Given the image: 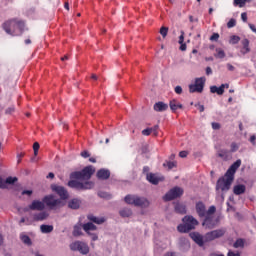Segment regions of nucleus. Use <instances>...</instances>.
Segmentation results:
<instances>
[{
    "label": "nucleus",
    "instance_id": "obj_33",
    "mask_svg": "<svg viewBox=\"0 0 256 256\" xmlns=\"http://www.w3.org/2000/svg\"><path fill=\"white\" fill-rule=\"evenodd\" d=\"M20 239H21L22 243H24L25 245H31V243H32L31 238H29L28 235L21 234Z\"/></svg>",
    "mask_w": 256,
    "mask_h": 256
},
{
    "label": "nucleus",
    "instance_id": "obj_36",
    "mask_svg": "<svg viewBox=\"0 0 256 256\" xmlns=\"http://www.w3.org/2000/svg\"><path fill=\"white\" fill-rule=\"evenodd\" d=\"M82 234L81 231V226H74V230H73V236L74 237H79Z\"/></svg>",
    "mask_w": 256,
    "mask_h": 256
},
{
    "label": "nucleus",
    "instance_id": "obj_31",
    "mask_svg": "<svg viewBox=\"0 0 256 256\" xmlns=\"http://www.w3.org/2000/svg\"><path fill=\"white\" fill-rule=\"evenodd\" d=\"M41 233H51L53 231V225L42 224L40 226Z\"/></svg>",
    "mask_w": 256,
    "mask_h": 256
},
{
    "label": "nucleus",
    "instance_id": "obj_8",
    "mask_svg": "<svg viewBox=\"0 0 256 256\" xmlns=\"http://www.w3.org/2000/svg\"><path fill=\"white\" fill-rule=\"evenodd\" d=\"M207 79L205 77L196 78L194 84H190L188 86L189 93H203V89H205V82Z\"/></svg>",
    "mask_w": 256,
    "mask_h": 256
},
{
    "label": "nucleus",
    "instance_id": "obj_62",
    "mask_svg": "<svg viewBox=\"0 0 256 256\" xmlns=\"http://www.w3.org/2000/svg\"><path fill=\"white\" fill-rule=\"evenodd\" d=\"M227 69H228V71H235V66L228 63L227 64Z\"/></svg>",
    "mask_w": 256,
    "mask_h": 256
},
{
    "label": "nucleus",
    "instance_id": "obj_32",
    "mask_svg": "<svg viewBox=\"0 0 256 256\" xmlns=\"http://www.w3.org/2000/svg\"><path fill=\"white\" fill-rule=\"evenodd\" d=\"M157 129H159L158 126H155V128H146L142 131V135L149 137V135H151V133H153V131H157Z\"/></svg>",
    "mask_w": 256,
    "mask_h": 256
},
{
    "label": "nucleus",
    "instance_id": "obj_34",
    "mask_svg": "<svg viewBox=\"0 0 256 256\" xmlns=\"http://www.w3.org/2000/svg\"><path fill=\"white\" fill-rule=\"evenodd\" d=\"M215 57H217V59H225V51L221 48H216Z\"/></svg>",
    "mask_w": 256,
    "mask_h": 256
},
{
    "label": "nucleus",
    "instance_id": "obj_7",
    "mask_svg": "<svg viewBox=\"0 0 256 256\" xmlns=\"http://www.w3.org/2000/svg\"><path fill=\"white\" fill-rule=\"evenodd\" d=\"M93 182L87 181V182H79V179L76 180H70L68 182V187H71V189H76V191H85L87 189H93Z\"/></svg>",
    "mask_w": 256,
    "mask_h": 256
},
{
    "label": "nucleus",
    "instance_id": "obj_38",
    "mask_svg": "<svg viewBox=\"0 0 256 256\" xmlns=\"http://www.w3.org/2000/svg\"><path fill=\"white\" fill-rule=\"evenodd\" d=\"M239 41H241V38L239 36H231L230 38V43H232V45H237V43H239Z\"/></svg>",
    "mask_w": 256,
    "mask_h": 256
},
{
    "label": "nucleus",
    "instance_id": "obj_46",
    "mask_svg": "<svg viewBox=\"0 0 256 256\" xmlns=\"http://www.w3.org/2000/svg\"><path fill=\"white\" fill-rule=\"evenodd\" d=\"M177 166V162H174V161H168L167 162V167L168 169H173V167H176Z\"/></svg>",
    "mask_w": 256,
    "mask_h": 256
},
{
    "label": "nucleus",
    "instance_id": "obj_26",
    "mask_svg": "<svg viewBox=\"0 0 256 256\" xmlns=\"http://www.w3.org/2000/svg\"><path fill=\"white\" fill-rule=\"evenodd\" d=\"M242 45H243V49H242L241 53L243 55H247V53H250L251 48H249V39H247V38L243 39Z\"/></svg>",
    "mask_w": 256,
    "mask_h": 256
},
{
    "label": "nucleus",
    "instance_id": "obj_9",
    "mask_svg": "<svg viewBox=\"0 0 256 256\" xmlns=\"http://www.w3.org/2000/svg\"><path fill=\"white\" fill-rule=\"evenodd\" d=\"M71 251H78L82 255H87L89 253V246L87 243L82 241H75L70 244Z\"/></svg>",
    "mask_w": 256,
    "mask_h": 256
},
{
    "label": "nucleus",
    "instance_id": "obj_54",
    "mask_svg": "<svg viewBox=\"0 0 256 256\" xmlns=\"http://www.w3.org/2000/svg\"><path fill=\"white\" fill-rule=\"evenodd\" d=\"M91 155L89 154V152L87 151H83L81 152V157H83L84 159H87V157H90Z\"/></svg>",
    "mask_w": 256,
    "mask_h": 256
},
{
    "label": "nucleus",
    "instance_id": "obj_2",
    "mask_svg": "<svg viewBox=\"0 0 256 256\" xmlns=\"http://www.w3.org/2000/svg\"><path fill=\"white\" fill-rule=\"evenodd\" d=\"M3 29L7 35H11L12 37H18L23 34L25 31V22L21 20H8L4 22Z\"/></svg>",
    "mask_w": 256,
    "mask_h": 256
},
{
    "label": "nucleus",
    "instance_id": "obj_44",
    "mask_svg": "<svg viewBox=\"0 0 256 256\" xmlns=\"http://www.w3.org/2000/svg\"><path fill=\"white\" fill-rule=\"evenodd\" d=\"M179 45H183V43H185V32L181 31V35L179 36V40H178Z\"/></svg>",
    "mask_w": 256,
    "mask_h": 256
},
{
    "label": "nucleus",
    "instance_id": "obj_4",
    "mask_svg": "<svg viewBox=\"0 0 256 256\" xmlns=\"http://www.w3.org/2000/svg\"><path fill=\"white\" fill-rule=\"evenodd\" d=\"M183 224L178 225L177 229L179 233H189V231H193L197 225H199V221L195 219L193 216H185L183 219Z\"/></svg>",
    "mask_w": 256,
    "mask_h": 256
},
{
    "label": "nucleus",
    "instance_id": "obj_14",
    "mask_svg": "<svg viewBox=\"0 0 256 256\" xmlns=\"http://www.w3.org/2000/svg\"><path fill=\"white\" fill-rule=\"evenodd\" d=\"M225 235V230L218 229L211 232H208L205 235L206 241H214V239H219V237H223Z\"/></svg>",
    "mask_w": 256,
    "mask_h": 256
},
{
    "label": "nucleus",
    "instance_id": "obj_28",
    "mask_svg": "<svg viewBox=\"0 0 256 256\" xmlns=\"http://www.w3.org/2000/svg\"><path fill=\"white\" fill-rule=\"evenodd\" d=\"M83 229L86 233H89L90 231L97 230V226H95V224H93V222H88L83 225Z\"/></svg>",
    "mask_w": 256,
    "mask_h": 256
},
{
    "label": "nucleus",
    "instance_id": "obj_23",
    "mask_svg": "<svg viewBox=\"0 0 256 256\" xmlns=\"http://www.w3.org/2000/svg\"><path fill=\"white\" fill-rule=\"evenodd\" d=\"M49 217V213L47 212H39V213H34V221H45Z\"/></svg>",
    "mask_w": 256,
    "mask_h": 256
},
{
    "label": "nucleus",
    "instance_id": "obj_37",
    "mask_svg": "<svg viewBox=\"0 0 256 256\" xmlns=\"http://www.w3.org/2000/svg\"><path fill=\"white\" fill-rule=\"evenodd\" d=\"M244 245H245V241H243V239H238L234 243L235 249H239V247H244Z\"/></svg>",
    "mask_w": 256,
    "mask_h": 256
},
{
    "label": "nucleus",
    "instance_id": "obj_56",
    "mask_svg": "<svg viewBox=\"0 0 256 256\" xmlns=\"http://www.w3.org/2000/svg\"><path fill=\"white\" fill-rule=\"evenodd\" d=\"M241 19H242V21H243L244 23H247V14H246V12H243V13L241 14Z\"/></svg>",
    "mask_w": 256,
    "mask_h": 256
},
{
    "label": "nucleus",
    "instance_id": "obj_27",
    "mask_svg": "<svg viewBox=\"0 0 256 256\" xmlns=\"http://www.w3.org/2000/svg\"><path fill=\"white\" fill-rule=\"evenodd\" d=\"M89 221H92V223H96L97 225H102V223H105V218L89 215L88 216Z\"/></svg>",
    "mask_w": 256,
    "mask_h": 256
},
{
    "label": "nucleus",
    "instance_id": "obj_52",
    "mask_svg": "<svg viewBox=\"0 0 256 256\" xmlns=\"http://www.w3.org/2000/svg\"><path fill=\"white\" fill-rule=\"evenodd\" d=\"M180 51H187V44L185 42H182V44H180Z\"/></svg>",
    "mask_w": 256,
    "mask_h": 256
},
{
    "label": "nucleus",
    "instance_id": "obj_10",
    "mask_svg": "<svg viewBox=\"0 0 256 256\" xmlns=\"http://www.w3.org/2000/svg\"><path fill=\"white\" fill-rule=\"evenodd\" d=\"M184 190L183 188L176 186L169 190L164 196V201H173V199H178V197H181L183 195Z\"/></svg>",
    "mask_w": 256,
    "mask_h": 256
},
{
    "label": "nucleus",
    "instance_id": "obj_17",
    "mask_svg": "<svg viewBox=\"0 0 256 256\" xmlns=\"http://www.w3.org/2000/svg\"><path fill=\"white\" fill-rule=\"evenodd\" d=\"M98 179H101L102 181H105L111 177V172L108 169H100L97 172Z\"/></svg>",
    "mask_w": 256,
    "mask_h": 256
},
{
    "label": "nucleus",
    "instance_id": "obj_12",
    "mask_svg": "<svg viewBox=\"0 0 256 256\" xmlns=\"http://www.w3.org/2000/svg\"><path fill=\"white\" fill-rule=\"evenodd\" d=\"M51 189L52 191H54V193H57V195H59L62 201L69 199V192H67V189H65V187L54 184L51 186Z\"/></svg>",
    "mask_w": 256,
    "mask_h": 256
},
{
    "label": "nucleus",
    "instance_id": "obj_42",
    "mask_svg": "<svg viewBox=\"0 0 256 256\" xmlns=\"http://www.w3.org/2000/svg\"><path fill=\"white\" fill-rule=\"evenodd\" d=\"M167 33H169V28L167 27H162L160 29V35H162L163 38L167 37Z\"/></svg>",
    "mask_w": 256,
    "mask_h": 256
},
{
    "label": "nucleus",
    "instance_id": "obj_50",
    "mask_svg": "<svg viewBox=\"0 0 256 256\" xmlns=\"http://www.w3.org/2000/svg\"><path fill=\"white\" fill-rule=\"evenodd\" d=\"M217 39H219V34H218V33H214V34L210 37V41H217Z\"/></svg>",
    "mask_w": 256,
    "mask_h": 256
},
{
    "label": "nucleus",
    "instance_id": "obj_51",
    "mask_svg": "<svg viewBox=\"0 0 256 256\" xmlns=\"http://www.w3.org/2000/svg\"><path fill=\"white\" fill-rule=\"evenodd\" d=\"M22 195L31 196V195H33V190H23L22 191Z\"/></svg>",
    "mask_w": 256,
    "mask_h": 256
},
{
    "label": "nucleus",
    "instance_id": "obj_53",
    "mask_svg": "<svg viewBox=\"0 0 256 256\" xmlns=\"http://www.w3.org/2000/svg\"><path fill=\"white\" fill-rule=\"evenodd\" d=\"M195 107H198L200 113H203V111H205V106H203L201 104H195Z\"/></svg>",
    "mask_w": 256,
    "mask_h": 256
},
{
    "label": "nucleus",
    "instance_id": "obj_25",
    "mask_svg": "<svg viewBox=\"0 0 256 256\" xmlns=\"http://www.w3.org/2000/svg\"><path fill=\"white\" fill-rule=\"evenodd\" d=\"M169 105L173 112L177 111V109H183V104L179 103L177 100H171Z\"/></svg>",
    "mask_w": 256,
    "mask_h": 256
},
{
    "label": "nucleus",
    "instance_id": "obj_57",
    "mask_svg": "<svg viewBox=\"0 0 256 256\" xmlns=\"http://www.w3.org/2000/svg\"><path fill=\"white\" fill-rule=\"evenodd\" d=\"M187 155H188L187 151H181L179 153V157H181L182 159H185V157H187Z\"/></svg>",
    "mask_w": 256,
    "mask_h": 256
},
{
    "label": "nucleus",
    "instance_id": "obj_22",
    "mask_svg": "<svg viewBox=\"0 0 256 256\" xmlns=\"http://www.w3.org/2000/svg\"><path fill=\"white\" fill-rule=\"evenodd\" d=\"M174 210L176 213H179L180 215H185L187 213V206L183 203L177 202L174 206Z\"/></svg>",
    "mask_w": 256,
    "mask_h": 256
},
{
    "label": "nucleus",
    "instance_id": "obj_59",
    "mask_svg": "<svg viewBox=\"0 0 256 256\" xmlns=\"http://www.w3.org/2000/svg\"><path fill=\"white\" fill-rule=\"evenodd\" d=\"M248 27H249V29H251V31L253 32V33H256V26L254 25V24H248Z\"/></svg>",
    "mask_w": 256,
    "mask_h": 256
},
{
    "label": "nucleus",
    "instance_id": "obj_48",
    "mask_svg": "<svg viewBox=\"0 0 256 256\" xmlns=\"http://www.w3.org/2000/svg\"><path fill=\"white\" fill-rule=\"evenodd\" d=\"M15 111V107L12 106V107H9L6 109V115H11V113H13Z\"/></svg>",
    "mask_w": 256,
    "mask_h": 256
},
{
    "label": "nucleus",
    "instance_id": "obj_19",
    "mask_svg": "<svg viewBox=\"0 0 256 256\" xmlns=\"http://www.w3.org/2000/svg\"><path fill=\"white\" fill-rule=\"evenodd\" d=\"M190 237L193 241H195L197 243V245H199L200 247H203V236H201V234L197 233V232H192L190 233Z\"/></svg>",
    "mask_w": 256,
    "mask_h": 256
},
{
    "label": "nucleus",
    "instance_id": "obj_61",
    "mask_svg": "<svg viewBox=\"0 0 256 256\" xmlns=\"http://www.w3.org/2000/svg\"><path fill=\"white\" fill-rule=\"evenodd\" d=\"M206 75H213V69L211 67H206Z\"/></svg>",
    "mask_w": 256,
    "mask_h": 256
},
{
    "label": "nucleus",
    "instance_id": "obj_16",
    "mask_svg": "<svg viewBox=\"0 0 256 256\" xmlns=\"http://www.w3.org/2000/svg\"><path fill=\"white\" fill-rule=\"evenodd\" d=\"M14 183H17V177L10 176L6 178V181L0 177V189H7V185H13Z\"/></svg>",
    "mask_w": 256,
    "mask_h": 256
},
{
    "label": "nucleus",
    "instance_id": "obj_41",
    "mask_svg": "<svg viewBox=\"0 0 256 256\" xmlns=\"http://www.w3.org/2000/svg\"><path fill=\"white\" fill-rule=\"evenodd\" d=\"M235 25H237V21L233 18H231L227 23L228 29H232V27H235Z\"/></svg>",
    "mask_w": 256,
    "mask_h": 256
},
{
    "label": "nucleus",
    "instance_id": "obj_11",
    "mask_svg": "<svg viewBox=\"0 0 256 256\" xmlns=\"http://www.w3.org/2000/svg\"><path fill=\"white\" fill-rule=\"evenodd\" d=\"M44 205H47L50 209H57V207H61L62 202L61 199H56L53 195H48L43 198Z\"/></svg>",
    "mask_w": 256,
    "mask_h": 256
},
{
    "label": "nucleus",
    "instance_id": "obj_47",
    "mask_svg": "<svg viewBox=\"0 0 256 256\" xmlns=\"http://www.w3.org/2000/svg\"><path fill=\"white\" fill-rule=\"evenodd\" d=\"M174 91L177 95H181V93H183V88L181 86H176Z\"/></svg>",
    "mask_w": 256,
    "mask_h": 256
},
{
    "label": "nucleus",
    "instance_id": "obj_60",
    "mask_svg": "<svg viewBox=\"0 0 256 256\" xmlns=\"http://www.w3.org/2000/svg\"><path fill=\"white\" fill-rule=\"evenodd\" d=\"M218 155L219 157H225V155H227V150H220Z\"/></svg>",
    "mask_w": 256,
    "mask_h": 256
},
{
    "label": "nucleus",
    "instance_id": "obj_45",
    "mask_svg": "<svg viewBox=\"0 0 256 256\" xmlns=\"http://www.w3.org/2000/svg\"><path fill=\"white\" fill-rule=\"evenodd\" d=\"M33 149H34V155L37 156V153H39V144H38V142L34 143Z\"/></svg>",
    "mask_w": 256,
    "mask_h": 256
},
{
    "label": "nucleus",
    "instance_id": "obj_43",
    "mask_svg": "<svg viewBox=\"0 0 256 256\" xmlns=\"http://www.w3.org/2000/svg\"><path fill=\"white\" fill-rule=\"evenodd\" d=\"M230 147H231L230 149L231 153H235L236 151L239 150V145L235 142H233Z\"/></svg>",
    "mask_w": 256,
    "mask_h": 256
},
{
    "label": "nucleus",
    "instance_id": "obj_29",
    "mask_svg": "<svg viewBox=\"0 0 256 256\" xmlns=\"http://www.w3.org/2000/svg\"><path fill=\"white\" fill-rule=\"evenodd\" d=\"M223 87L224 86H220V87L211 86L210 87V92L211 93H217V95H223V93H225V90H223Z\"/></svg>",
    "mask_w": 256,
    "mask_h": 256
},
{
    "label": "nucleus",
    "instance_id": "obj_1",
    "mask_svg": "<svg viewBox=\"0 0 256 256\" xmlns=\"http://www.w3.org/2000/svg\"><path fill=\"white\" fill-rule=\"evenodd\" d=\"M241 167V159L236 160L226 171L225 175L220 177L216 183V191H229L235 180V173Z\"/></svg>",
    "mask_w": 256,
    "mask_h": 256
},
{
    "label": "nucleus",
    "instance_id": "obj_58",
    "mask_svg": "<svg viewBox=\"0 0 256 256\" xmlns=\"http://www.w3.org/2000/svg\"><path fill=\"white\" fill-rule=\"evenodd\" d=\"M248 27H249V29H251V31L253 32V33H256V26L254 25V24H248Z\"/></svg>",
    "mask_w": 256,
    "mask_h": 256
},
{
    "label": "nucleus",
    "instance_id": "obj_21",
    "mask_svg": "<svg viewBox=\"0 0 256 256\" xmlns=\"http://www.w3.org/2000/svg\"><path fill=\"white\" fill-rule=\"evenodd\" d=\"M247 191V187L244 184H237L233 187L234 195H243Z\"/></svg>",
    "mask_w": 256,
    "mask_h": 256
},
{
    "label": "nucleus",
    "instance_id": "obj_20",
    "mask_svg": "<svg viewBox=\"0 0 256 256\" xmlns=\"http://www.w3.org/2000/svg\"><path fill=\"white\" fill-rule=\"evenodd\" d=\"M169 109V105H167L164 102H157L154 104V111H157L158 113H162L163 111H167Z\"/></svg>",
    "mask_w": 256,
    "mask_h": 256
},
{
    "label": "nucleus",
    "instance_id": "obj_39",
    "mask_svg": "<svg viewBox=\"0 0 256 256\" xmlns=\"http://www.w3.org/2000/svg\"><path fill=\"white\" fill-rule=\"evenodd\" d=\"M98 195H99L102 199H111V194H109V193H107V192L100 191V192H98Z\"/></svg>",
    "mask_w": 256,
    "mask_h": 256
},
{
    "label": "nucleus",
    "instance_id": "obj_40",
    "mask_svg": "<svg viewBox=\"0 0 256 256\" xmlns=\"http://www.w3.org/2000/svg\"><path fill=\"white\" fill-rule=\"evenodd\" d=\"M234 7H245L244 0H234L233 2Z\"/></svg>",
    "mask_w": 256,
    "mask_h": 256
},
{
    "label": "nucleus",
    "instance_id": "obj_3",
    "mask_svg": "<svg viewBox=\"0 0 256 256\" xmlns=\"http://www.w3.org/2000/svg\"><path fill=\"white\" fill-rule=\"evenodd\" d=\"M217 208L215 206H210L204 216V220L202 222L203 227L206 229H214L219 225V216H215Z\"/></svg>",
    "mask_w": 256,
    "mask_h": 256
},
{
    "label": "nucleus",
    "instance_id": "obj_35",
    "mask_svg": "<svg viewBox=\"0 0 256 256\" xmlns=\"http://www.w3.org/2000/svg\"><path fill=\"white\" fill-rule=\"evenodd\" d=\"M25 219H26V225H33V223H35L34 214H30L29 216H26Z\"/></svg>",
    "mask_w": 256,
    "mask_h": 256
},
{
    "label": "nucleus",
    "instance_id": "obj_64",
    "mask_svg": "<svg viewBox=\"0 0 256 256\" xmlns=\"http://www.w3.org/2000/svg\"><path fill=\"white\" fill-rule=\"evenodd\" d=\"M164 256H177L175 252H167Z\"/></svg>",
    "mask_w": 256,
    "mask_h": 256
},
{
    "label": "nucleus",
    "instance_id": "obj_13",
    "mask_svg": "<svg viewBox=\"0 0 256 256\" xmlns=\"http://www.w3.org/2000/svg\"><path fill=\"white\" fill-rule=\"evenodd\" d=\"M43 211L45 209V202L34 200L32 203L28 206V208H25L24 211Z\"/></svg>",
    "mask_w": 256,
    "mask_h": 256
},
{
    "label": "nucleus",
    "instance_id": "obj_6",
    "mask_svg": "<svg viewBox=\"0 0 256 256\" xmlns=\"http://www.w3.org/2000/svg\"><path fill=\"white\" fill-rule=\"evenodd\" d=\"M93 173H95V167L93 166H86L81 171L72 172L70 174V179H78L81 181H89L91 177L93 176Z\"/></svg>",
    "mask_w": 256,
    "mask_h": 256
},
{
    "label": "nucleus",
    "instance_id": "obj_30",
    "mask_svg": "<svg viewBox=\"0 0 256 256\" xmlns=\"http://www.w3.org/2000/svg\"><path fill=\"white\" fill-rule=\"evenodd\" d=\"M120 217H131V215H133V211L131 210V208H123L122 210H120Z\"/></svg>",
    "mask_w": 256,
    "mask_h": 256
},
{
    "label": "nucleus",
    "instance_id": "obj_24",
    "mask_svg": "<svg viewBox=\"0 0 256 256\" xmlns=\"http://www.w3.org/2000/svg\"><path fill=\"white\" fill-rule=\"evenodd\" d=\"M68 207L70 209H79L81 207V200L74 198L68 202Z\"/></svg>",
    "mask_w": 256,
    "mask_h": 256
},
{
    "label": "nucleus",
    "instance_id": "obj_18",
    "mask_svg": "<svg viewBox=\"0 0 256 256\" xmlns=\"http://www.w3.org/2000/svg\"><path fill=\"white\" fill-rule=\"evenodd\" d=\"M146 179L149 181V183H152V185H159V181H161V177L154 173H148L146 175Z\"/></svg>",
    "mask_w": 256,
    "mask_h": 256
},
{
    "label": "nucleus",
    "instance_id": "obj_55",
    "mask_svg": "<svg viewBox=\"0 0 256 256\" xmlns=\"http://www.w3.org/2000/svg\"><path fill=\"white\" fill-rule=\"evenodd\" d=\"M227 256H241V254H239V252L229 251Z\"/></svg>",
    "mask_w": 256,
    "mask_h": 256
},
{
    "label": "nucleus",
    "instance_id": "obj_63",
    "mask_svg": "<svg viewBox=\"0 0 256 256\" xmlns=\"http://www.w3.org/2000/svg\"><path fill=\"white\" fill-rule=\"evenodd\" d=\"M255 140H256V136L255 135H252L250 137V143H252V145H255Z\"/></svg>",
    "mask_w": 256,
    "mask_h": 256
},
{
    "label": "nucleus",
    "instance_id": "obj_15",
    "mask_svg": "<svg viewBox=\"0 0 256 256\" xmlns=\"http://www.w3.org/2000/svg\"><path fill=\"white\" fill-rule=\"evenodd\" d=\"M196 213L201 219L207 215V208L203 202L196 203Z\"/></svg>",
    "mask_w": 256,
    "mask_h": 256
},
{
    "label": "nucleus",
    "instance_id": "obj_49",
    "mask_svg": "<svg viewBox=\"0 0 256 256\" xmlns=\"http://www.w3.org/2000/svg\"><path fill=\"white\" fill-rule=\"evenodd\" d=\"M212 129L214 130L221 129V124L217 122L212 123Z\"/></svg>",
    "mask_w": 256,
    "mask_h": 256
},
{
    "label": "nucleus",
    "instance_id": "obj_5",
    "mask_svg": "<svg viewBox=\"0 0 256 256\" xmlns=\"http://www.w3.org/2000/svg\"><path fill=\"white\" fill-rule=\"evenodd\" d=\"M127 205H134V207H141V209H146L149 206V200L145 197L128 194L124 198Z\"/></svg>",
    "mask_w": 256,
    "mask_h": 256
}]
</instances>
